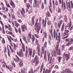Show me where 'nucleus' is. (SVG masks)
<instances>
[{"label": "nucleus", "instance_id": "nucleus-1", "mask_svg": "<svg viewBox=\"0 0 73 73\" xmlns=\"http://www.w3.org/2000/svg\"><path fill=\"white\" fill-rule=\"evenodd\" d=\"M38 19H37L35 26H37V29H35L36 31H37V33H39V31H40L41 28V23H38Z\"/></svg>", "mask_w": 73, "mask_h": 73}, {"label": "nucleus", "instance_id": "nucleus-2", "mask_svg": "<svg viewBox=\"0 0 73 73\" xmlns=\"http://www.w3.org/2000/svg\"><path fill=\"white\" fill-rule=\"evenodd\" d=\"M53 34L54 38H56V40H57L58 38H60V37H61V34L60 33H59L58 35V33L57 32H56V29H54L53 31Z\"/></svg>", "mask_w": 73, "mask_h": 73}, {"label": "nucleus", "instance_id": "nucleus-3", "mask_svg": "<svg viewBox=\"0 0 73 73\" xmlns=\"http://www.w3.org/2000/svg\"><path fill=\"white\" fill-rule=\"evenodd\" d=\"M15 56L17 58L19 62V66H20V67H22V66H23L24 65V63H23V60H20V59L19 57L17 56V55H16Z\"/></svg>", "mask_w": 73, "mask_h": 73}, {"label": "nucleus", "instance_id": "nucleus-4", "mask_svg": "<svg viewBox=\"0 0 73 73\" xmlns=\"http://www.w3.org/2000/svg\"><path fill=\"white\" fill-rule=\"evenodd\" d=\"M73 73V72H72L70 70L69 68H66L65 70H64L62 71L60 73Z\"/></svg>", "mask_w": 73, "mask_h": 73}, {"label": "nucleus", "instance_id": "nucleus-5", "mask_svg": "<svg viewBox=\"0 0 73 73\" xmlns=\"http://www.w3.org/2000/svg\"><path fill=\"white\" fill-rule=\"evenodd\" d=\"M63 55L64 57H65L66 58V61H68V60L69 59L70 57V53H69L68 54H66V53H64Z\"/></svg>", "mask_w": 73, "mask_h": 73}, {"label": "nucleus", "instance_id": "nucleus-6", "mask_svg": "<svg viewBox=\"0 0 73 73\" xmlns=\"http://www.w3.org/2000/svg\"><path fill=\"white\" fill-rule=\"evenodd\" d=\"M21 29L22 30H23V32H25V29L27 30V27L25 26V24L21 26Z\"/></svg>", "mask_w": 73, "mask_h": 73}, {"label": "nucleus", "instance_id": "nucleus-7", "mask_svg": "<svg viewBox=\"0 0 73 73\" xmlns=\"http://www.w3.org/2000/svg\"><path fill=\"white\" fill-rule=\"evenodd\" d=\"M62 23H63L62 20H60L59 21L58 23V26L59 28H60V27L61 26Z\"/></svg>", "mask_w": 73, "mask_h": 73}, {"label": "nucleus", "instance_id": "nucleus-8", "mask_svg": "<svg viewBox=\"0 0 73 73\" xmlns=\"http://www.w3.org/2000/svg\"><path fill=\"white\" fill-rule=\"evenodd\" d=\"M10 4L12 6L13 8V9L15 8V7H16L15 4V3H14V2L12 1H11L10 2Z\"/></svg>", "mask_w": 73, "mask_h": 73}, {"label": "nucleus", "instance_id": "nucleus-9", "mask_svg": "<svg viewBox=\"0 0 73 73\" xmlns=\"http://www.w3.org/2000/svg\"><path fill=\"white\" fill-rule=\"evenodd\" d=\"M66 9H68V7L69 8H70V3L69 2H67L66 1Z\"/></svg>", "mask_w": 73, "mask_h": 73}, {"label": "nucleus", "instance_id": "nucleus-10", "mask_svg": "<svg viewBox=\"0 0 73 73\" xmlns=\"http://www.w3.org/2000/svg\"><path fill=\"white\" fill-rule=\"evenodd\" d=\"M38 56H35L34 59V61L33 62L34 63H35V62L37 61L38 60Z\"/></svg>", "mask_w": 73, "mask_h": 73}, {"label": "nucleus", "instance_id": "nucleus-11", "mask_svg": "<svg viewBox=\"0 0 73 73\" xmlns=\"http://www.w3.org/2000/svg\"><path fill=\"white\" fill-rule=\"evenodd\" d=\"M64 20L65 22L66 23L68 22V18H67V16L66 15H64Z\"/></svg>", "mask_w": 73, "mask_h": 73}, {"label": "nucleus", "instance_id": "nucleus-12", "mask_svg": "<svg viewBox=\"0 0 73 73\" xmlns=\"http://www.w3.org/2000/svg\"><path fill=\"white\" fill-rule=\"evenodd\" d=\"M69 30L65 29L64 31V34L65 35H68V33L69 32Z\"/></svg>", "mask_w": 73, "mask_h": 73}, {"label": "nucleus", "instance_id": "nucleus-13", "mask_svg": "<svg viewBox=\"0 0 73 73\" xmlns=\"http://www.w3.org/2000/svg\"><path fill=\"white\" fill-rule=\"evenodd\" d=\"M72 44L73 43H72L71 41L69 40L68 41V43L66 44V46H69V45H70Z\"/></svg>", "mask_w": 73, "mask_h": 73}, {"label": "nucleus", "instance_id": "nucleus-14", "mask_svg": "<svg viewBox=\"0 0 73 73\" xmlns=\"http://www.w3.org/2000/svg\"><path fill=\"white\" fill-rule=\"evenodd\" d=\"M22 46L23 49V51L24 52H25V45H22Z\"/></svg>", "mask_w": 73, "mask_h": 73}, {"label": "nucleus", "instance_id": "nucleus-15", "mask_svg": "<svg viewBox=\"0 0 73 73\" xmlns=\"http://www.w3.org/2000/svg\"><path fill=\"white\" fill-rule=\"evenodd\" d=\"M65 28L64 23L63 25H62V28L61 30V31L62 32H63V31L64 30V28Z\"/></svg>", "mask_w": 73, "mask_h": 73}, {"label": "nucleus", "instance_id": "nucleus-16", "mask_svg": "<svg viewBox=\"0 0 73 73\" xmlns=\"http://www.w3.org/2000/svg\"><path fill=\"white\" fill-rule=\"evenodd\" d=\"M17 54L20 57H22V55H21V53L20 52V51H19V52H17Z\"/></svg>", "mask_w": 73, "mask_h": 73}, {"label": "nucleus", "instance_id": "nucleus-17", "mask_svg": "<svg viewBox=\"0 0 73 73\" xmlns=\"http://www.w3.org/2000/svg\"><path fill=\"white\" fill-rule=\"evenodd\" d=\"M51 72V70L49 68V70L48 71V69H46L45 73H50Z\"/></svg>", "mask_w": 73, "mask_h": 73}, {"label": "nucleus", "instance_id": "nucleus-18", "mask_svg": "<svg viewBox=\"0 0 73 73\" xmlns=\"http://www.w3.org/2000/svg\"><path fill=\"white\" fill-rule=\"evenodd\" d=\"M46 14L47 16H48V17H50L51 16V15L50 14V12H49V11H47Z\"/></svg>", "mask_w": 73, "mask_h": 73}, {"label": "nucleus", "instance_id": "nucleus-19", "mask_svg": "<svg viewBox=\"0 0 73 73\" xmlns=\"http://www.w3.org/2000/svg\"><path fill=\"white\" fill-rule=\"evenodd\" d=\"M21 71L22 73H25V68H24L23 70V69H21Z\"/></svg>", "mask_w": 73, "mask_h": 73}, {"label": "nucleus", "instance_id": "nucleus-20", "mask_svg": "<svg viewBox=\"0 0 73 73\" xmlns=\"http://www.w3.org/2000/svg\"><path fill=\"white\" fill-rule=\"evenodd\" d=\"M27 7L28 8V9H29V7H31V5L29 4V3H28L27 4Z\"/></svg>", "mask_w": 73, "mask_h": 73}, {"label": "nucleus", "instance_id": "nucleus-21", "mask_svg": "<svg viewBox=\"0 0 73 73\" xmlns=\"http://www.w3.org/2000/svg\"><path fill=\"white\" fill-rule=\"evenodd\" d=\"M32 23H30L31 26H33V25L35 24V21L32 20Z\"/></svg>", "mask_w": 73, "mask_h": 73}, {"label": "nucleus", "instance_id": "nucleus-22", "mask_svg": "<svg viewBox=\"0 0 73 73\" xmlns=\"http://www.w3.org/2000/svg\"><path fill=\"white\" fill-rule=\"evenodd\" d=\"M61 59H62V57L60 56H58V61H59V62H60L61 60Z\"/></svg>", "mask_w": 73, "mask_h": 73}, {"label": "nucleus", "instance_id": "nucleus-23", "mask_svg": "<svg viewBox=\"0 0 73 73\" xmlns=\"http://www.w3.org/2000/svg\"><path fill=\"white\" fill-rule=\"evenodd\" d=\"M32 42H33L35 41V36L33 35V37L32 38Z\"/></svg>", "mask_w": 73, "mask_h": 73}, {"label": "nucleus", "instance_id": "nucleus-24", "mask_svg": "<svg viewBox=\"0 0 73 73\" xmlns=\"http://www.w3.org/2000/svg\"><path fill=\"white\" fill-rule=\"evenodd\" d=\"M47 56H48V61H49V60H50V52H49V53L48 54Z\"/></svg>", "mask_w": 73, "mask_h": 73}, {"label": "nucleus", "instance_id": "nucleus-25", "mask_svg": "<svg viewBox=\"0 0 73 73\" xmlns=\"http://www.w3.org/2000/svg\"><path fill=\"white\" fill-rule=\"evenodd\" d=\"M9 27L8 28V29L10 31H12V29L10 27H11V25L9 24Z\"/></svg>", "mask_w": 73, "mask_h": 73}, {"label": "nucleus", "instance_id": "nucleus-26", "mask_svg": "<svg viewBox=\"0 0 73 73\" xmlns=\"http://www.w3.org/2000/svg\"><path fill=\"white\" fill-rule=\"evenodd\" d=\"M43 67H44V65H42L40 68V73H42V69H43Z\"/></svg>", "mask_w": 73, "mask_h": 73}, {"label": "nucleus", "instance_id": "nucleus-27", "mask_svg": "<svg viewBox=\"0 0 73 73\" xmlns=\"http://www.w3.org/2000/svg\"><path fill=\"white\" fill-rule=\"evenodd\" d=\"M64 9L65 10L66 9V3L65 2H64Z\"/></svg>", "mask_w": 73, "mask_h": 73}, {"label": "nucleus", "instance_id": "nucleus-28", "mask_svg": "<svg viewBox=\"0 0 73 73\" xmlns=\"http://www.w3.org/2000/svg\"><path fill=\"white\" fill-rule=\"evenodd\" d=\"M65 45H62V50L64 51L65 50Z\"/></svg>", "mask_w": 73, "mask_h": 73}, {"label": "nucleus", "instance_id": "nucleus-29", "mask_svg": "<svg viewBox=\"0 0 73 73\" xmlns=\"http://www.w3.org/2000/svg\"><path fill=\"white\" fill-rule=\"evenodd\" d=\"M13 46L14 48L15 49V50H16V49H17V48H16V45L15 43H14L13 44Z\"/></svg>", "mask_w": 73, "mask_h": 73}, {"label": "nucleus", "instance_id": "nucleus-30", "mask_svg": "<svg viewBox=\"0 0 73 73\" xmlns=\"http://www.w3.org/2000/svg\"><path fill=\"white\" fill-rule=\"evenodd\" d=\"M34 0V2L35 3H34L35 4H37L38 3V0Z\"/></svg>", "mask_w": 73, "mask_h": 73}, {"label": "nucleus", "instance_id": "nucleus-31", "mask_svg": "<svg viewBox=\"0 0 73 73\" xmlns=\"http://www.w3.org/2000/svg\"><path fill=\"white\" fill-rule=\"evenodd\" d=\"M9 46L11 52H13V49H12V47L11 46V45H10Z\"/></svg>", "mask_w": 73, "mask_h": 73}, {"label": "nucleus", "instance_id": "nucleus-32", "mask_svg": "<svg viewBox=\"0 0 73 73\" xmlns=\"http://www.w3.org/2000/svg\"><path fill=\"white\" fill-rule=\"evenodd\" d=\"M28 50H26V57H27L28 56Z\"/></svg>", "mask_w": 73, "mask_h": 73}, {"label": "nucleus", "instance_id": "nucleus-33", "mask_svg": "<svg viewBox=\"0 0 73 73\" xmlns=\"http://www.w3.org/2000/svg\"><path fill=\"white\" fill-rule=\"evenodd\" d=\"M60 49H58V56H60L61 54V52L60 51Z\"/></svg>", "mask_w": 73, "mask_h": 73}, {"label": "nucleus", "instance_id": "nucleus-34", "mask_svg": "<svg viewBox=\"0 0 73 73\" xmlns=\"http://www.w3.org/2000/svg\"><path fill=\"white\" fill-rule=\"evenodd\" d=\"M46 45H47V42H45V43L44 44V46L45 48H46V46H47Z\"/></svg>", "mask_w": 73, "mask_h": 73}, {"label": "nucleus", "instance_id": "nucleus-35", "mask_svg": "<svg viewBox=\"0 0 73 73\" xmlns=\"http://www.w3.org/2000/svg\"><path fill=\"white\" fill-rule=\"evenodd\" d=\"M18 32L20 34H21V29L20 28L18 29Z\"/></svg>", "mask_w": 73, "mask_h": 73}, {"label": "nucleus", "instance_id": "nucleus-36", "mask_svg": "<svg viewBox=\"0 0 73 73\" xmlns=\"http://www.w3.org/2000/svg\"><path fill=\"white\" fill-rule=\"evenodd\" d=\"M5 3L7 7H9V8H11V7H10V6L9 5V4H7V2H5Z\"/></svg>", "mask_w": 73, "mask_h": 73}, {"label": "nucleus", "instance_id": "nucleus-37", "mask_svg": "<svg viewBox=\"0 0 73 73\" xmlns=\"http://www.w3.org/2000/svg\"><path fill=\"white\" fill-rule=\"evenodd\" d=\"M33 7H37V4L34 3L33 5Z\"/></svg>", "mask_w": 73, "mask_h": 73}, {"label": "nucleus", "instance_id": "nucleus-38", "mask_svg": "<svg viewBox=\"0 0 73 73\" xmlns=\"http://www.w3.org/2000/svg\"><path fill=\"white\" fill-rule=\"evenodd\" d=\"M33 69L31 68L30 71L29 72V73H33Z\"/></svg>", "mask_w": 73, "mask_h": 73}, {"label": "nucleus", "instance_id": "nucleus-39", "mask_svg": "<svg viewBox=\"0 0 73 73\" xmlns=\"http://www.w3.org/2000/svg\"><path fill=\"white\" fill-rule=\"evenodd\" d=\"M35 36L36 38H39L40 37V36H39V35H38L36 34H35Z\"/></svg>", "mask_w": 73, "mask_h": 73}, {"label": "nucleus", "instance_id": "nucleus-40", "mask_svg": "<svg viewBox=\"0 0 73 73\" xmlns=\"http://www.w3.org/2000/svg\"><path fill=\"white\" fill-rule=\"evenodd\" d=\"M20 52H21V53L22 54V57H23V50L22 49H20Z\"/></svg>", "mask_w": 73, "mask_h": 73}, {"label": "nucleus", "instance_id": "nucleus-41", "mask_svg": "<svg viewBox=\"0 0 73 73\" xmlns=\"http://www.w3.org/2000/svg\"><path fill=\"white\" fill-rule=\"evenodd\" d=\"M41 8L42 9L44 8V3H42Z\"/></svg>", "mask_w": 73, "mask_h": 73}, {"label": "nucleus", "instance_id": "nucleus-42", "mask_svg": "<svg viewBox=\"0 0 73 73\" xmlns=\"http://www.w3.org/2000/svg\"><path fill=\"white\" fill-rule=\"evenodd\" d=\"M51 23H52V22L50 21H49L47 22V24L48 25H50V24H51Z\"/></svg>", "mask_w": 73, "mask_h": 73}, {"label": "nucleus", "instance_id": "nucleus-43", "mask_svg": "<svg viewBox=\"0 0 73 73\" xmlns=\"http://www.w3.org/2000/svg\"><path fill=\"white\" fill-rule=\"evenodd\" d=\"M3 62L4 63V64H3V65L2 67H3V68H5V65H6V64L5 63V62H3Z\"/></svg>", "mask_w": 73, "mask_h": 73}, {"label": "nucleus", "instance_id": "nucleus-44", "mask_svg": "<svg viewBox=\"0 0 73 73\" xmlns=\"http://www.w3.org/2000/svg\"><path fill=\"white\" fill-rule=\"evenodd\" d=\"M15 25L16 27H17H17H18V26H19V23H16L15 24Z\"/></svg>", "mask_w": 73, "mask_h": 73}, {"label": "nucleus", "instance_id": "nucleus-45", "mask_svg": "<svg viewBox=\"0 0 73 73\" xmlns=\"http://www.w3.org/2000/svg\"><path fill=\"white\" fill-rule=\"evenodd\" d=\"M31 12H32V9H30L28 13L29 15H30V13Z\"/></svg>", "mask_w": 73, "mask_h": 73}, {"label": "nucleus", "instance_id": "nucleus-46", "mask_svg": "<svg viewBox=\"0 0 73 73\" xmlns=\"http://www.w3.org/2000/svg\"><path fill=\"white\" fill-rule=\"evenodd\" d=\"M58 48H56V54L57 55L58 54Z\"/></svg>", "mask_w": 73, "mask_h": 73}, {"label": "nucleus", "instance_id": "nucleus-47", "mask_svg": "<svg viewBox=\"0 0 73 73\" xmlns=\"http://www.w3.org/2000/svg\"><path fill=\"white\" fill-rule=\"evenodd\" d=\"M38 40H37V39H36L35 43L36 44V45H37L38 44Z\"/></svg>", "mask_w": 73, "mask_h": 73}, {"label": "nucleus", "instance_id": "nucleus-48", "mask_svg": "<svg viewBox=\"0 0 73 73\" xmlns=\"http://www.w3.org/2000/svg\"><path fill=\"white\" fill-rule=\"evenodd\" d=\"M32 51H29V55H30V56H32Z\"/></svg>", "mask_w": 73, "mask_h": 73}, {"label": "nucleus", "instance_id": "nucleus-49", "mask_svg": "<svg viewBox=\"0 0 73 73\" xmlns=\"http://www.w3.org/2000/svg\"><path fill=\"white\" fill-rule=\"evenodd\" d=\"M44 37L46 38L47 37V33H44Z\"/></svg>", "mask_w": 73, "mask_h": 73}, {"label": "nucleus", "instance_id": "nucleus-50", "mask_svg": "<svg viewBox=\"0 0 73 73\" xmlns=\"http://www.w3.org/2000/svg\"><path fill=\"white\" fill-rule=\"evenodd\" d=\"M23 39L24 40V41H26V40H27V38H26V37H25V36H23Z\"/></svg>", "mask_w": 73, "mask_h": 73}, {"label": "nucleus", "instance_id": "nucleus-51", "mask_svg": "<svg viewBox=\"0 0 73 73\" xmlns=\"http://www.w3.org/2000/svg\"><path fill=\"white\" fill-rule=\"evenodd\" d=\"M2 42L3 44H4L5 43V40H4V39H3V40L2 41Z\"/></svg>", "mask_w": 73, "mask_h": 73}, {"label": "nucleus", "instance_id": "nucleus-52", "mask_svg": "<svg viewBox=\"0 0 73 73\" xmlns=\"http://www.w3.org/2000/svg\"><path fill=\"white\" fill-rule=\"evenodd\" d=\"M58 13H61V9L59 8L58 9Z\"/></svg>", "mask_w": 73, "mask_h": 73}, {"label": "nucleus", "instance_id": "nucleus-53", "mask_svg": "<svg viewBox=\"0 0 73 73\" xmlns=\"http://www.w3.org/2000/svg\"><path fill=\"white\" fill-rule=\"evenodd\" d=\"M21 12L22 16H24V13H23V11H21Z\"/></svg>", "mask_w": 73, "mask_h": 73}, {"label": "nucleus", "instance_id": "nucleus-54", "mask_svg": "<svg viewBox=\"0 0 73 73\" xmlns=\"http://www.w3.org/2000/svg\"><path fill=\"white\" fill-rule=\"evenodd\" d=\"M54 57H56V51H54Z\"/></svg>", "mask_w": 73, "mask_h": 73}, {"label": "nucleus", "instance_id": "nucleus-55", "mask_svg": "<svg viewBox=\"0 0 73 73\" xmlns=\"http://www.w3.org/2000/svg\"><path fill=\"white\" fill-rule=\"evenodd\" d=\"M58 1H57V0L56 1V3H55V5L56 6L58 5Z\"/></svg>", "mask_w": 73, "mask_h": 73}, {"label": "nucleus", "instance_id": "nucleus-56", "mask_svg": "<svg viewBox=\"0 0 73 73\" xmlns=\"http://www.w3.org/2000/svg\"><path fill=\"white\" fill-rule=\"evenodd\" d=\"M33 54H36V50H33Z\"/></svg>", "mask_w": 73, "mask_h": 73}, {"label": "nucleus", "instance_id": "nucleus-57", "mask_svg": "<svg viewBox=\"0 0 73 73\" xmlns=\"http://www.w3.org/2000/svg\"><path fill=\"white\" fill-rule=\"evenodd\" d=\"M12 64L13 65V66H14V68H15L16 66V65H15V64L14 62L13 63H12Z\"/></svg>", "mask_w": 73, "mask_h": 73}, {"label": "nucleus", "instance_id": "nucleus-58", "mask_svg": "<svg viewBox=\"0 0 73 73\" xmlns=\"http://www.w3.org/2000/svg\"><path fill=\"white\" fill-rule=\"evenodd\" d=\"M4 52L5 53H6V52H7V48H5V50H4Z\"/></svg>", "mask_w": 73, "mask_h": 73}, {"label": "nucleus", "instance_id": "nucleus-59", "mask_svg": "<svg viewBox=\"0 0 73 73\" xmlns=\"http://www.w3.org/2000/svg\"><path fill=\"white\" fill-rule=\"evenodd\" d=\"M37 48L38 51H40V47L38 46L37 47Z\"/></svg>", "mask_w": 73, "mask_h": 73}, {"label": "nucleus", "instance_id": "nucleus-60", "mask_svg": "<svg viewBox=\"0 0 73 73\" xmlns=\"http://www.w3.org/2000/svg\"><path fill=\"white\" fill-rule=\"evenodd\" d=\"M58 41H59V43L60 42V41L61 40L60 39L61 38V36H60V38H58Z\"/></svg>", "mask_w": 73, "mask_h": 73}, {"label": "nucleus", "instance_id": "nucleus-61", "mask_svg": "<svg viewBox=\"0 0 73 73\" xmlns=\"http://www.w3.org/2000/svg\"><path fill=\"white\" fill-rule=\"evenodd\" d=\"M45 68L44 67L43 69V73H45Z\"/></svg>", "mask_w": 73, "mask_h": 73}, {"label": "nucleus", "instance_id": "nucleus-62", "mask_svg": "<svg viewBox=\"0 0 73 73\" xmlns=\"http://www.w3.org/2000/svg\"><path fill=\"white\" fill-rule=\"evenodd\" d=\"M3 17H4V19H7V16H6L5 15H4Z\"/></svg>", "mask_w": 73, "mask_h": 73}, {"label": "nucleus", "instance_id": "nucleus-63", "mask_svg": "<svg viewBox=\"0 0 73 73\" xmlns=\"http://www.w3.org/2000/svg\"><path fill=\"white\" fill-rule=\"evenodd\" d=\"M14 61L16 62H17V63H18V60H17L16 59H14Z\"/></svg>", "mask_w": 73, "mask_h": 73}, {"label": "nucleus", "instance_id": "nucleus-64", "mask_svg": "<svg viewBox=\"0 0 73 73\" xmlns=\"http://www.w3.org/2000/svg\"><path fill=\"white\" fill-rule=\"evenodd\" d=\"M44 4L45 5L46 4V0H44Z\"/></svg>", "mask_w": 73, "mask_h": 73}]
</instances>
